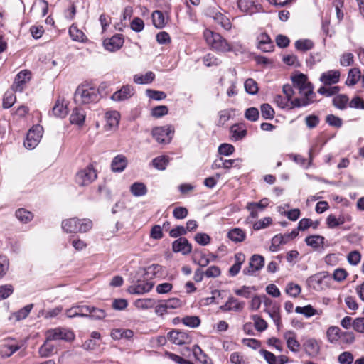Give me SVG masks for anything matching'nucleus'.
<instances>
[{
	"label": "nucleus",
	"mask_w": 364,
	"mask_h": 364,
	"mask_svg": "<svg viewBox=\"0 0 364 364\" xmlns=\"http://www.w3.org/2000/svg\"><path fill=\"white\" fill-rule=\"evenodd\" d=\"M203 37L210 48L218 53H228L233 50L229 42L218 33L205 29Z\"/></svg>",
	"instance_id": "f257e3e1"
},
{
	"label": "nucleus",
	"mask_w": 364,
	"mask_h": 364,
	"mask_svg": "<svg viewBox=\"0 0 364 364\" xmlns=\"http://www.w3.org/2000/svg\"><path fill=\"white\" fill-rule=\"evenodd\" d=\"M99 100L97 88L90 85H81L75 92L74 100L76 104L84 105L95 102Z\"/></svg>",
	"instance_id": "f03ea898"
},
{
	"label": "nucleus",
	"mask_w": 364,
	"mask_h": 364,
	"mask_svg": "<svg viewBox=\"0 0 364 364\" xmlns=\"http://www.w3.org/2000/svg\"><path fill=\"white\" fill-rule=\"evenodd\" d=\"M63 230L68 233L86 232L92 227V222L87 218H73L62 222Z\"/></svg>",
	"instance_id": "7ed1b4c3"
},
{
	"label": "nucleus",
	"mask_w": 364,
	"mask_h": 364,
	"mask_svg": "<svg viewBox=\"0 0 364 364\" xmlns=\"http://www.w3.org/2000/svg\"><path fill=\"white\" fill-rule=\"evenodd\" d=\"M299 92L303 97L294 99L293 106H296V107H306L314 102L316 93L314 92V86L311 82L301 87Z\"/></svg>",
	"instance_id": "20e7f679"
},
{
	"label": "nucleus",
	"mask_w": 364,
	"mask_h": 364,
	"mask_svg": "<svg viewBox=\"0 0 364 364\" xmlns=\"http://www.w3.org/2000/svg\"><path fill=\"white\" fill-rule=\"evenodd\" d=\"M97 173L92 165L80 170L75 176V182L80 186H87L97 178Z\"/></svg>",
	"instance_id": "39448f33"
},
{
	"label": "nucleus",
	"mask_w": 364,
	"mask_h": 364,
	"mask_svg": "<svg viewBox=\"0 0 364 364\" xmlns=\"http://www.w3.org/2000/svg\"><path fill=\"white\" fill-rule=\"evenodd\" d=\"M45 336L46 338H47V341L58 340L71 341L75 338L73 331L60 327L48 329V331H46Z\"/></svg>",
	"instance_id": "423d86ee"
},
{
	"label": "nucleus",
	"mask_w": 364,
	"mask_h": 364,
	"mask_svg": "<svg viewBox=\"0 0 364 364\" xmlns=\"http://www.w3.org/2000/svg\"><path fill=\"white\" fill-rule=\"evenodd\" d=\"M174 129L171 125L157 127L152 129L151 134L159 144H168L173 134Z\"/></svg>",
	"instance_id": "0eeeda50"
},
{
	"label": "nucleus",
	"mask_w": 364,
	"mask_h": 364,
	"mask_svg": "<svg viewBox=\"0 0 364 364\" xmlns=\"http://www.w3.org/2000/svg\"><path fill=\"white\" fill-rule=\"evenodd\" d=\"M43 127L40 125L33 126L27 133L24 146L28 149H34L39 143L42 137Z\"/></svg>",
	"instance_id": "6e6552de"
},
{
	"label": "nucleus",
	"mask_w": 364,
	"mask_h": 364,
	"mask_svg": "<svg viewBox=\"0 0 364 364\" xmlns=\"http://www.w3.org/2000/svg\"><path fill=\"white\" fill-rule=\"evenodd\" d=\"M264 258L260 255H253L249 261V267L243 269L245 275H252L255 272L259 271L264 267Z\"/></svg>",
	"instance_id": "1a4fd4ad"
},
{
	"label": "nucleus",
	"mask_w": 364,
	"mask_h": 364,
	"mask_svg": "<svg viewBox=\"0 0 364 364\" xmlns=\"http://www.w3.org/2000/svg\"><path fill=\"white\" fill-rule=\"evenodd\" d=\"M167 338L171 343L179 346L191 342V338L188 333L179 330L171 331L168 333Z\"/></svg>",
	"instance_id": "9d476101"
},
{
	"label": "nucleus",
	"mask_w": 364,
	"mask_h": 364,
	"mask_svg": "<svg viewBox=\"0 0 364 364\" xmlns=\"http://www.w3.org/2000/svg\"><path fill=\"white\" fill-rule=\"evenodd\" d=\"M124 43V38L122 34H115L110 38L103 41V46L107 50L114 52L121 48Z\"/></svg>",
	"instance_id": "9b49d317"
},
{
	"label": "nucleus",
	"mask_w": 364,
	"mask_h": 364,
	"mask_svg": "<svg viewBox=\"0 0 364 364\" xmlns=\"http://www.w3.org/2000/svg\"><path fill=\"white\" fill-rule=\"evenodd\" d=\"M172 250L174 252L186 255L191 252L192 245L186 237H180L172 243Z\"/></svg>",
	"instance_id": "f8f14e48"
},
{
	"label": "nucleus",
	"mask_w": 364,
	"mask_h": 364,
	"mask_svg": "<svg viewBox=\"0 0 364 364\" xmlns=\"http://www.w3.org/2000/svg\"><path fill=\"white\" fill-rule=\"evenodd\" d=\"M31 73L27 70L19 72L15 77L13 87L16 92H21L23 90L24 85L30 81Z\"/></svg>",
	"instance_id": "ddd939ff"
},
{
	"label": "nucleus",
	"mask_w": 364,
	"mask_h": 364,
	"mask_svg": "<svg viewBox=\"0 0 364 364\" xmlns=\"http://www.w3.org/2000/svg\"><path fill=\"white\" fill-rule=\"evenodd\" d=\"M153 287L154 282L139 279L136 284L129 287L128 291L132 294H142L151 291Z\"/></svg>",
	"instance_id": "4468645a"
},
{
	"label": "nucleus",
	"mask_w": 364,
	"mask_h": 364,
	"mask_svg": "<svg viewBox=\"0 0 364 364\" xmlns=\"http://www.w3.org/2000/svg\"><path fill=\"white\" fill-rule=\"evenodd\" d=\"M153 287L154 282L139 279L136 284L129 287L128 291L132 294H142L151 291Z\"/></svg>",
	"instance_id": "2eb2a0df"
},
{
	"label": "nucleus",
	"mask_w": 364,
	"mask_h": 364,
	"mask_svg": "<svg viewBox=\"0 0 364 364\" xmlns=\"http://www.w3.org/2000/svg\"><path fill=\"white\" fill-rule=\"evenodd\" d=\"M134 93V90L129 85H123L120 90L114 92L111 96V99L114 101H123L130 98Z\"/></svg>",
	"instance_id": "dca6fc26"
},
{
	"label": "nucleus",
	"mask_w": 364,
	"mask_h": 364,
	"mask_svg": "<svg viewBox=\"0 0 364 364\" xmlns=\"http://www.w3.org/2000/svg\"><path fill=\"white\" fill-rule=\"evenodd\" d=\"M305 353L310 357H316L320 352V345L315 338H308L302 344Z\"/></svg>",
	"instance_id": "f3484780"
},
{
	"label": "nucleus",
	"mask_w": 364,
	"mask_h": 364,
	"mask_svg": "<svg viewBox=\"0 0 364 364\" xmlns=\"http://www.w3.org/2000/svg\"><path fill=\"white\" fill-rule=\"evenodd\" d=\"M245 306L244 301H239L233 296H230L224 305L220 306V309L223 311H241Z\"/></svg>",
	"instance_id": "a211bd4d"
},
{
	"label": "nucleus",
	"mask_w": 364,
	"mask_h": 364,
	"mask_svg": "<svg viewBox=\"0 0 364 364\" xmlns=\"http://www.w3.org/2000/svg\"><path fill=\"white\" fill-rule=\"evenodd\" d=\"M340 75L339 70H331L321 74L320 81L326 85L336 84L339 82Z\"/></svg>",
	"instance_id": "6ab92c4d"
},
{
	"label": "nucleus",
	"mask_w": 364,
	"mask_h": 364,
	"mask_svg": "<svg viewBox=\"0 0 364 364\" xmlns=\"http://www.w3.org/2000/svg\"><path fill=\"white\" fill-rule=\"evenodd\" d=\"M257 47L263 52H271L274 47L269 36L266 33L259 34L257 37Z\"/></svg>",
	"instance_id": "aec40b11"
},
{
	"label": "nucleus",
	"mask_w": 364,
	"mask_h": 364,
	"mask_svg": "<svg viewBox=\"0 0 364 364\" xmlns=\"http://www.w3.org/2000/svg\"><path fill=\"white\" fill-rule=\"evenodd\" d=\"M128 160L123 154H118L112 161L111 169L114 173H121L127 167Z\"/></svg>",
	"instance_id": "412c9836"
},
{
	"label": "nucleus",
	"mask_w": 364,
	"mask_h": 364,
	"mask_svg": "<svg viewBox=\"0 0 364 364\" xmlns=\"http://www.w3.org/2000/svg\"><path fill=\"white\" fill-rule=\"evenodd\" d=\"M329 277L327 272H321L315 274L307 279L308 284L315 289L322 288L323 282Z\"/></svg>",
	"instance_id": "4be33fe9"
},
{
	"label": "nucleus",
	"mask_w": 364,
	"mask_h": 364,
	"mask_svg": "<svg viewBox=\"0 0 364 364\" xmlns=\"http://www.w3.org/2000/svg\"><path fill=\"white\" fill-rule=\"evenodd\" d=\"M284 337L287 341L288 348L292 352H299L300 349V343L296 340V333L292 331H287L284 334Z\"/></svg>",
	"instance_id": "5701e85b"
},
{
	"label": "nucleus",
	"mask_w": 364,
	"mask_h": 364,
	"mask_svg": "<svg viewBox=\"0 0 364 364\" xmlns=\"http://www.w3.org/2000/svg\"><path fill=\"white\" fill-rule=\"evenodd\" d=\"M106 126L109 127V129H113L118 126L120 114L117 111H108L105 113Z\"/></svg>",
	"instance_id": "b1692460"
},
{
	"label": "nucleus",
	"mask_w": 364,
	"mask_h": 364,
	"mask_svg": "<svg viewBox=\"0 0 364 364\" xmlns=\"http://www.w3.org/2000/svg\"><path fill=\"white\" fill-rule=\"evenodd\" d=\"M85 119V113L81 109L76 107L73 109L70 117V122L73 124L82 126Z\"/></svg>",
	"instance_id": "393cba45"
},
{
	"label": "nucleus",
	"mask_w": 364,
	"mask_h": 364,
	"mask_svg": "<svg viewBox=\"0 0 364 364\" xmlns=\"http://www.w3.org/2000/svg\"><path fill=\"white\" fill-rule=\"evenodd\" d=\"M360 80H362V75L360 69L357 68H351L348 71L346 85L347 86H354Z\"/></svg>",
	"instance_id": "a878e982"
},
{
	"label": "nucleus",
	"mask_w": 364,
	"mask_h": 364,
	"mask_svg": "<svg viewBox=\"0 0 364 364\" xmlns=\"http://www.w3.org/2000/svg\"><path fill=\"white\" fill-rule=\"evenodd\" d=\"M228 237L232 242L237 243L244 241L246 238V233L239 228H235L228 231Z\"/></svg>",
	"instance_id": "bb28decb"
},
{
	"label": "nucleus",
	"mask_w": 364,
	"mask_h": 364,
	"mask_svg": "<svg viewBox=\"0 0 364 364\" xmlns=\"http://www.w3.org/2000/svg\"><path fill=\"white\" fill-rule=\"evenodd\" d=\"M162 266L158 264H153L147 268L143 269L142 274L146 276V279L154 277H160L161 275Z\"/></svg>",
	"instance_id": "cd10ccee"
},
{
	"label": "nucleus",
	"mask_w": 364,
	"mask_h": 364,
	"mask_svg": "<svg viewBox=\"0 0 364 364\" xmlns=\"http://www.w3.org/2000/svg\"><path fill=\"white\" fill-rule=\"evenodd\" d=\"M53 114L57 117L63 118L68 114L67 105H63V100L58 98L52 110Z\"/></svg>",
	"instance_id": "c85d7f7f"
},
{
	"label": "nucleus",
	"mask_w": 364,
	"mask_h": 364,
	"mask_svg": "<svg viewBox=\"0 0 364 364\" xmlns=\"http://www.w3.org/2000/svg\"><path fill=\"white\" fill-rule=\"evenodd\" d=\"M333 105L337 109L343 110L349 106V99L346 95L341 94L336 95L332 100Z\"/></svg>",
	"instance_id": "c756f323"
},
{
	"label": "nucleus",
	"mask_w": 364,
	"mask_h": 364,
	"mask_svg": "<svg viewBox=\"0 0 364 364\" xmlns=\"http://www.w3.org/2000/svg\"><path fill=\"white\" fill-rule=\"evenodd\" d=\"M50 341H47V338H46V341L38 349V354L41 358H47L53 354L55 350V346L49 343Z\"/></svg>",
	"instance_id": "7c9ffc66"
},
{
	"label": "nucleus",
	"mask_w": 364,
	"mask_h": 364,
	"mask_svg": "<svg viewBox=\"0 0 364 364\" xmlns=\"http://www.w3.org/2000/svg\"><path fill=\"white\" fill-rule=\"evenodd\" d=\"M69 34L71 38L75 41L85 42L87 38L85 33L78 29V28L73 24L69 28Z\"/></svg>",
	"instance_id": "2f4dec72"
},
{
	"label": "nucleus",
	"mask_w": 364,
	"mask_h": 364,
	"mask_svg": "<svg viewBox=\"0 0 364 364\" xmlns=\"http://www.w3.org/2000/svg\"><path fill=\"white\" fill-rule=\"evenodd\" d=\"M192 351L195 358L203 364H212L211 360L198 345L193 346Z\"/></svg>",
	"instance_id": "473e14b6"
},
{
	"label": "nucleus",
	"mask_w": 364,
	"mask_h": 364,
	"mask_svg": "<svg viewBox=\"0 0 364 364\" xmlns=\"http://www.w3.org/2000/svg\"><path fill=\"white\" fill-rule=\"evenodd\" d=\"M169 162L168 156H159L154 158L151 161L152 166L159 171H164L166 169Z\"/></svg>",
	"instance_id": "72a5a7b5"
},
{
	"label": "nucleus",
	"mask_w": 364,
	"mask_h": 364,
	"mask_svg": "<svg viewBox=\"0 0 364 364\" xmlns=\"http://www.w3.org/2000/svg\"><path fill=\"white\" fill-rule=\"evenodd\" d=\"M232 137L235 141L242 139L247 135V130L239 124H234L230 127Z\"/></svg>",
	"instance_id": "f704fd0d"
},
{
	"label": "nucleus",
	"mask_w": 364,
	"mask_h": 364,
	"mask_svg": "<svg viewBox=\"0 0 364 364\" xmlns=\"http://www.w3.org/2000/svg\"><path fill=\"white\" fill-rule=\"evenodd\" d=\"M154 26L157 28H163L166 25L164 15L162 11L156 10L152 13Z\"/></svg>",
	"instance_id": "c9c22d12"
},
{
	"label": "nucleus",
	"mask_w": 364,
	"mask_h": 364,
	"mask_svg": "<svg viewBox=\"0 0 364 364\" xmlns=\"http://www.w3.org/2000/svg\"><path fill=\"white\" fill-rule=\"evenodd\" d=\"M324 237L321 235H310L305 238V242L307 245L313 248H318L324 243Z\"/></svg>",
	"instance_id": "e433bc0d"
},
{
	"label": "nucleus",
	"mask_w": 364,
	"mask_h": 364,
	"mask_svg": "<svg viewBox=\"0 0 364 364\" xmlns=\"http://www.w3.org/2000/svg\"><path fill=\"white\" fill-rule=\"evenodd\" d=\"M314 46V43L310 39H299L295 42L296 49L301 52H306L311 50Z\"/></svg>",
	"instance_id": "4c0bfd02"
},
{
	"label": "nucleus",
	"mask_w": 364,
	"mask_h": 364,
	"mask_svg": "<svg viewBox=\"0 0 364 364\" xmlns=\"http://www.w3.org/2000/svg\"><path fill=\"white\" fill-rule=\"evenodd\" d=\"M214 20L219 23L225 30L229 31L232 28V23L230 19L220 12L215 13L213 16Z\"/></svg>",
	"instance_id": "58836bf2"
},
{
	"label": "nucleus",
	"mask_w": 364,
	"mask_h": 364,
	"mask_svg": "<svg viewBox=\"0 0 364 364\" xmlns=\"http://www.w3.org/2000/svg\"><path fill=\"white\" fill-rule=\"evenodd\" d=\"M341 331L338 326H331L328 328L326 336L328 341L331 343L337 342L341 336Z\"/></svg>",
	"instance_id": "ea45409f"
},
{
	"label": "nucleus",
	"mask_w": 364,
	"mask_h": 364,
	"mask_svg": "<svg viewBox=\"0 0 364 364\" xmlns=\"http://www.w3.org/2000/svg\"><path fill=\"white\" fill-rule=\"evenodd\" d=\"M19 349L18 345L3 344L1 346L0 353L2 357L9 358Z\"/></svg>",
	"instance_id": "a19ab883"
},
{
	"label": "nucleus",
	"mask_w": 364,
	"mask_h": 364,
	"mask_svg": "<svg viewBox=\"0 0 364 364\" xmlns=\"http://www.w3.org/2000/svg\"><path fill=\"white\" fill-rule=\"evenodd\" d=\"M130 191L134 196H142L147 193L146 186L143 183H134L130 187Z\"/></svg>",
	"instance_id": "79ce46f5"
},
{
	"label": "nucleus",
	"mask_w": 364,
	"mask_h": 364,
	"mask_svg": "<svg viewBox=\"0 0 364 364\" xmlns=\"http://www.w3.org/2000/svg\"><path fill=\"white\" fill-rule=\"evenodd\" d=\"M16 217L22 223H27L33 219V214L31 212L24 209L19 208L15 213Z\"/></svg>",
	"instance_id": "37998d69"
},
{
	"label": "nucleus",
	"mask_w": 364,
	"mask_h": 364,
	"mask_svg": "<svg viewBox=\"0 0 364 364\" xmlns=\"http://www.w3.org/2000/svg\"><path fill=\"white\" fill-rule=\"evenodd\" d=\"M291 80L294 86L298 90L309 82L308 81L307 76L303 73H299L292 76Z\"/></svg>",
	"instance_id": "c03bdc74"
},
{
	"label": "nucleus",
	"mask_w": 364,
	"mask_h": 364,
	"mask_svg": "<svg viewBox=\"0 0 364 364\" xmlns=\"http://www.w3.org/2000/svg\"><path fill=\"white\" fill-rule=\"evenodd\" d=\"M260 111L262 118L264 119H272L274 117L275 112L272 107L268 103H264L260 106Z\"/></svg>",
	"instance_id": "a18cd8bd"
},
{
	"label": "nucleus",
	"mask_w": 364,
	"mask_h": 364,
	"mask_svg": "<svg viewBox=\"0 0 364 364\" xmlns=\"http://www.w3.org/2000/svg\"><path fill=\"white\" fill-rule=\"evenodd\" d=\"M274 101L277 104V105L282 109L288 108L289 109H291L296 107V106H293L294 100L289 101L284 96H282L279 95H277L275 97Z\"/></svg>",
	"instance_id": "49530a36"
},
{
	"label": "nucleus",
	"mask_w": 364,
	"mask_h": 364,
	"mask_svg": "<svg viewBox=\"0 0 364 364\" xmlns=\"http://www.w3.org/2000/svg\"><path fill=\"white\" fill-rule=\"evenodd\" d=\"M182 323L190 328H197L200 324V319L198 316H186L181 320Z\"/></svg>",
	"instance_id": "de8ad7c7"
},
{
	"label": "nucleus",
	"mask_w": 364,
	"mask_h": 364,
	"mask_svg": "<svg viewBox=\"0 0 364 364\" xmlns=\"http://www.w3.org/2000/svg\"><path fill=\"white\" fill-rule=\"evenodd\" d=\"M90 312L89 313V318L92 320H102L107 316V314L104 309L96 308L90 306Z\"/></svg>",
	"instance_id": "09e8293b"
},
{
	"label": "nucleus",
	"mask_w": 364,
	"mask_h": 364,
	"mask_svg": "<svg viewBox=\"0 0 364 364\" xmlns=\"http://www.w3.org/2000/svg\"><path fill=\"white\" fill-rule=\"evenodd\" d=\"M245 91L250 95H255L258 92L257 83L252 78H248L245 82Z\"/></svg>",
	"instance_id": "8fccbe9b"
},
{
	"label": "nucleus",
	"mask_w": 364,
	"mask_h": 364,
	"mask_svg": "<svg viewBox=\"0 0 364 364\" xmlns=\"http://www.w3.org/2000/svg\"><path fill=\"white\" fill-rule=\"evenodd\" d=\"M326 122L331 127L340 128L343 125V121L342 119L332 114H328L326 117Z\"/></svg>",
	"instance_id": "3c124183"
},
{
	"label": "nucleus",
	"mask_w": 364,
	"mask_h": 364,
	"mask_svg": "<svg viewBox=\"0 0 364 364\" xmlns=\"http://www.w3.org/2000/svg\"><path fill=\"white\" fill-rule=\"evenodd\" d=\"M9 268V259L6 255H0V279L7 273Z\"/></svg>",
	"instance_id": "603ef678"
},
{
	"label": "nucleus",
	"mask_w": 364,
	"mask_h": 364,
	"mask_svg": "<svg viewBox=\"0 0 364 364\" xmlns=\"http://www.w3.org/2000/svg\"><path fill=\"white\" fill-rule=\"evenodd\" d=\"M295 311L298 314H304L306 317H311L316 314V310L314 309L311 305H306L301 307L297 306Z\"/></svg>",
	"instance_id": "864d4df0"
},
{
	"label": "nucleus",
	"mask_w": 364,
	"mask_h": 364,
	"mask_svg": "<svg viewBox=\"0 0 364 364\" xmlns=\"http://www.w3.org/2000/svg\"><path fill=\"white\" fill-rule=\"evenodd\" d=\"M155 304L156 301L152 299H138L136 301V307L142 309H151Z\"/></svg>",
	"instance_id": "5fc2aeb1"
},
{
	"label": "nucleus",
	"mask_w": 364,
	"mask_h": 364,
	"mask_svg": "<svg viewBox=\"0 0 364 364\" xmlns=\"http://www.w3.org/2000/svg\"><path fill=\"white\" fill-rule=\"evenodd\" d=\"M203 63L207 67L217 66L220 64L221 61L213 54L208 53L203 58Z\"/></svg>",
	"instance_id": "6e6d98bb"
},
{
	"label": "nucleus",
	"mask_w": 364,
	"mask_h": 364,
	"mask_svg": "<svg viewBox=\"0 0 364 364\" xmlns=\"http://www.w3.org/2000/svg\"><path fill=\"white\" fill-rule=\"evenodd\" d=\"M33 305L32 304H28L18 310L17 312L14 314V316L17 321H20L26 318L29 313L31 312Z\"/></svg>",
	"instance_id": "4d7b16f0"
},
{
	"label": "nucleus",
	"mask_w": 364,
	"mask_h": 364,
	"mask_svg": "<svg viewBox=\"0 0 364 364\" xmlns=\"http://www.w3.org/2000/svg\"><path fill=\"white\" fill-rule=\"evenodd\" d=\"M340 91V87L338 86H334L329 88H326L324 86H321L318 90V93L322 95H325L326 97H331L338 94Z\"/></svg>",
	"instance_id": "13d9d810"
},
{
	"label": "nucleus",
	"mask_w": 364,
	"mask_h": 364,
	"mask_svg": "<svg viewBox=\"0 0 364 364\" xmlns=\"http://www.w3.org/2000/svg\"><path fill=\"white\" fill-rule=\"evenodd\" d=\"M259 117V110L256 107H250L245 110V117L251 122H256Z\"/></svg>",
	"instance_id": "bf43d9fd"
},
{
	"label": "nucleus",
	"mask_w": 364,
	"mask_h": 364,
	"mask_svg": "<svg viewBox=\"0 0 364 364\" xmlns=\"http://www.w3.org/2000/svg\"><path fill=\"white\" fill-rule=\"evenodd\" d=\"M301 288L299 284H294L292 282L289 283L286 288V292L287 294L292 297H297L301 293Z\"/></svg>",
	"instance_id": "052dcab7"
},
{
	"label": "nucleus",
	"mask_w": 364,
	"mask_h": 364,
	"mask_svg": "<svg viewBox=\"0 0 364 364\" xmlns=\"http://www.w3.org/2000/svg\"><path fill=\"white\" fill-rule=\"evenodd\" d=\"M16 101V96L11 92H6L3 98V107L9 109L13 106Z\"/></svg>",
	"instance_id": "680f3d73"
},
{
	"label": "nucleus",
	"mask_w": 364,
	"mask_h": 364,
	"mask_svg": "<svg viewBox=\"0 0 364 364\" xmlns=\"http://www.w3.org/2000/svg\"><path fill=\"white\" fill-rule=\"evenodd\" d=\"M252 319L254 321L255 327L258 331L262 332L267 329V323L259 316L254 315L252 316Z\"/></svg>",
	"instance_id": "e2e57ef3"
},
{
	"label": "nucleus",
	"mask_w": 364,
	"mask_h": 364,
	"mask_svg": "<svg viewBox=\"0 0 364 364\" xmlns=\"http://www.w3.org/2000/svg\"><path fill=\"white\" fill-rule=\"evenodd\" d=\"M347 259L350 264L356 266L360 262L361 255L357 250L351 251L350 252L348 253L347 256Z\"/></svg>",
	"instance_id": "0e129e2a"
},
{
	"label": "nucleus",
	"mask_w": 364,
	"mask_h": 364,
	"mask_svg": "<svg viewBox=\"0 0 364 364\" xmlns=\"http://www.w3.org/2000/svg\"><path fill=\"white\" fill-rule=\"evenodd\" d=\"M146 95L150 98L155 100H161L166 97V94L162 91L148 89L146 91Z\"/></svg>",
	"instance_id": "69168bd1"
},
{
	"label": "nucleus",
	"mask_w": 364,
	"mask_h": 364,
	"mask_svg": "<svg viewBox=\"0 0 364 364\" xmlns=\"http://www.w3.org/2000/svg\"><path fill=\"white\" fill-rule=\"evenodd\" d=\"M354 357L350 352L345 351L338 355V361L340 364H352Z\"/></svg>",
	"instance_id": "338daca9"
},
{
	"label": "nucleus",
	"mask_w": 364,
	"mask_h": 364,
	"mask_svg": "<svg viewBox=\"0 0 364 364\" xmlns=\"http://www.w3.org/2000/svg\"><path fill=\"white\" fill-rule=\"evenodd\" d=\"M168 109L165 105L154 107L151 109V115L156 118L161 117L168 114Z\"/></svg>",
	"instance_id": "774afa93"
}]
</instances>
